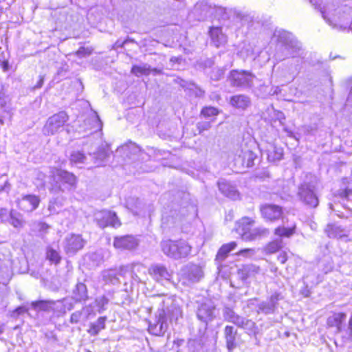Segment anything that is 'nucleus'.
Wrapping results in <instances>:
<instances>
[{"label":"nucleus","mask_w":352,"mask_h":352,"mask_svg":"<svg viewBox=\"0 0 352 352\" xmlns=\"http://www.w3.org/2000/svg\"><path fill=\"white\" fill-rule=\"evenodd\" d=\"M80 316V313H79V312L73 313L70 316V319H69L70 322L72 324L78 323L79 322Z\"/></svg>","instance_id":"41"},{"label":"nucleus","mask_w":352,"mask_h":352,"mask_svg":"<svg viewBox=\"0 0 352 352\" xmlns=\"http://www.w3.org/2000/svg\"><path fill=\"white\" fill-rule=\"evenodd\" d=\"M46 258L52 264H54L56 265H58L62 260V257L59 252L52 247H48L46 250Z\"/></svg>","instance_id":"26"},{"label":"nucleus","mask_w":352,"mask_h":352,"mask_svg":"<svg viewBox=\"0 0 352 352\" xmlns=\"http://www.w3.org/2000/svg\"><path fill=\"white\" fill-rule=\"evenodd\" d=\"M283 248V243L280 240H272L266 243L263 252L266 255H272L279 252Z\"/></svg>","instance_id":"21"},{"label":"nucleus","mask_w":352,"mask_h":352,"mask_svg":"<svg viewBox=\"0 0 352 352\" xmlns=\"http://www.w3.org/2000/svg\"><path fill=\"white\" fill-rule=\"evenodd\" d=\"M239 318L240 317L239 316H237V315L236 316H233L230 319H228V321L231 322L236 324L238 327H243V324H239L238 322V320H239Z\"/></svg>","instance_id":"43"},{"label":"nucleus","mask_w":352,"mask_h":352,"mask_svg":"<svg viewBox=\"0 0 352 352\" xmlns=\"http://www.w3.org/2000/svg\"><path fill=\"white\" fill-rule=\"evenodd\" d=\"M299 195L304 204L309 208H316L319 204L317 195L309 186L302 187Z\"/></svg>","instance_id":"11"},{"label":"nucleus","mask_w":352,"mask_h":352,"mask_svg":"<svg viewBox=\"0 0 352 352\" xmlns=\"http://www.w3.org/2000/svg\"><path fill=\"white\" fill-rule=\"evenodd\" d=\"M161 249L167 256L179 259L186 258L190 254L192 246L183 239L177 240L168 239L162 241Z\"/></svg>","instance_id":"2"},{"label":"nucleus","mask_w":352,"mask_h":352,"mask_svg":"<svg viewBox=\"0 0 352 352\" xmlns=\"http://www.w3.org/2000/svg\"><path fill=\"white\" fill-rule=\"evenodd\" d=\"M346 318V314L343 312H333L327 319V325L328 327H335L338 331H340L343 322Z\"/></svg>","instance_id":"15"},{"label":"nucleus","mask_w":352,"mask_h":352,"mask_svg":"<svg viewBox=\"0 0 352 352\" xmlns=\"http://www.w3.org/2000/svg\"><path fill=\"white\" fill-rule=\"evenodd\" d=\"M290 255H292V253L289 251H280L276 256V259L279 263L284 265L288 261Z\"/></svg>","instance_id":"34"},{"label":"nucleus","mask_w":352,"mask_h":352,"mask_svg":"<svg viewBox=\"0 0 352 352\" xmlns=\"http://www.w3.org/2000/svg\"><path fill=\"white\" fill-rule=\"evenodd\" d=\"M85 243L82 234L72 233L65 239L64 250L67 254L74 255L83 249Z\"/></svg>","instance_id":"6"},{"label":"nucleus","mask_w":352,"mask_h":352,"mask_svg":"<svg viewBox=\"0 0 352 352\" xmlns=\"http://www.w3.org/2000/svg\"><path fill=\"white\" fill-rule=\"evenodd\" d=\"M85 160V155L80 151H76L71 154L69 160L72 164L83 163Z\"/></svg>","instance_id":"31"},{"label":"nucleus","mask_w":352,"mask_h":352,"mask_svg":"<svg viewBox=\"0 0 352 352\" xmlns=\"http://www.w3.org/2000/svg\"><path fill=\"white\" fill-rule=\"evenodd\" d=\"M237 246L235 241H231L228 243L223 244L218 250L216 254V259L223 261L226 259L229 253L234 250Z\"/></svg>","instance_id":"18"},{"label":"nucleus","mask_w":352,"mask_h":352,"mask_svg":"<svg viewBox=\"0 0 352 352\" xmlns=\"http://www.w3.org/2000/svg\"><path fill=\"white\" fill-rule=\"evenodd\" d=\"M253 77L254 75L252 72L238 69L230 71L228 76L230 85L236 88H241L246 86L250 87Z\"/></svg>","instance_id":"4"},{"label":"nucleus","mask_w":352,"mask_h":352,"mask_svg":"<svg viewBox=\"0 0 352 352\" xmlns=\"http://www.w3.org/2000/svg\"><path fill=\"white\" fill-rule=\"evenodd\" d=\"M220 110L214 107L205 106L200 111V115L204 118H208L212 116H217L219 114Z\"/></svg>","instance_id":"28"},{"label":"nucleus","mask_w":352,"mask_h":352,"mask_svg":"<svg viewBox=\"0 0 352 352\" xmlns=\"http://www.w3.org/2000/svg\"><path fill=\"white\" fill-rule=\"evenodd\" d=\"M113 245L117 250H131L138 245V242L133 235L126 234L115 236Z\"/></svg>","instance_id":"9"},{"label":"nucleus","mask_w":352,"mask_h":352,"mask_svg":"<svg viewBox=\"0 0 352 352\" xmlns=\"http://www.w3.org/2000/svg\"><path fill=\"white\" fill-rule=\"evenodd\" d=\"M148 331L152 335L162 336L164 334L166 329L165 327H161L157 323L154 322L153 324H149Z\"/></svg>","instance_id":"30"},{"label":"nucleus","mask_w":352,"mask_h":352,"mask_svg":"<svg viewBox=\"0 0 352 352\" xmlns=\"http://www.w3.org/2000/svg\"><path fill=\"white\" fill-rule=\"evenodd\" d=\"M256 155L254 151L250 148H244L241 154L238 155L239 160L241 166L245 168H250L254 166V160L256 159Z\"/></svg>","instance_id":"12"},{"label":"nucleus","mask_w":352,"mask_h":352,"mask_svg":"<svg viewBox=\"0 0 352 352\" xmlns=\"http://www.w3.org/2000/svg\"><path fill=\"white\" fill-rule=\"evenodd\" d=\"M24 221L20 214L11 210L10 212V223L14 228H21L23 225Z\"/></svg>","instance_id":"29"},{"label":"nucleus","mask_w":352,"mask_h":352,"mask_svg":"<svg viewBox=\"0 0 352 352\" xmlns=\"http://www.w3.org/2000/svg\"><path fill=\"white\" fill-rule=\"evenodd\" d=\"M74 298L76 302L85 301L88 299L87 288L82 283H77L73 292Z\"/></svg>","instance_id":"20"},{"label":"nucleus","mask_w":352,"mask_h":352,"mask_svg":"<svg viewBox=\"0 0 352 352\" xmlns=\"http://www.w3.org/2000/svg\"><path fill=\"white\" fill-rule=\"evenodd\" d=\"M148 274L155 280L159 281L168 276L166 267L161 265H153L148 270Z\"/></svg>","instance_id":"16"},{"label":"nucleus","mask_w":352,"mask_h":352,"mask_svg":"<svg viewBox=\"0 0 352 352\" xmlns=\"http://www.w3.org/2000/svg\"><path fill=\"white\" fill-rule=\"evenodd\" d=\"M4 103V94L0 91V104L3 105Z\"/></svg>","instance_id":"47"},{"label":"nucleus","mask_w":352,"mask_h":352,"mask_svg":"<svg viewBox=\"0 0 352 352\" xmlns=\"http://www.w3.org/2000/svg\"><path fill=\"white\" fill-rule=\"evenodd\" d=\"M57 175L59 177L60 182L63 185H66L69 188H74L77 184L78 179L72 173L63 169H57Z\"/></svg>","instance_id":"14"},{"label":"nucleus","mask_w":352,"mask_h":352,"mask_svg":"<svg viewBox=\"0 0 352 352\" xmlns=\"http://www.w3.org/2000/svg\"><path fill=\"white\" fill-rule=\"evenodd\" d=\"M237 331L234 327L226 325L224 328V338L226 340V345L228 351L231 352L236 346V336Z\"/></svg>","instance_id":"13"},{"label":"nucleus","mask_w":352,"mask_h":352,"mask_svg":"<svg viewBox=\"0 0 352 352\" xmlns=\"http://www.w3.org/2000/svg\"><path fill=\"white\" fill-rule=\"evenodd\" d=\"M296 230V226L293 225L292 227H285L283 226H277L274 230V234L275 236L280 238H289L294 234Z\"/></svg>","instance_id":"23"},{"label":"nucleus","mask_w":352,"mask_h":352,"mask_svg":"<svg viewBox=\"0 0 352 352\" xmlns=\"http://www.w3.org/2000/svg\"><path fill=\"white\" fill-rule=\"evenodd\" d=\"M54 304L52 300H38L31 302L32 307L38 311H48Z\"/></svg>","instance_id":"24"},{"label":"nucleus","mask_w":352,"mask_h":352,"mask_svg":"<svg viewBox=\"0 0 352 352\" xmlns=\"http://www.w3.org/2000/svg\"><path fill=\"white\" fill-rule=\"evenodd\" d=\"M184 340L183 339H177L173 341V344L179 346L182 344H183Z\"/></svg>","instance_id":"46"},{"label":"nucleus","mask_w":352,"mask_h":352,"mask_svg":"<svg viewBox=\"0 0 352 352\" xmlns=\"http://www.w3.org/2000/svg\"><path fill=\"white\" fill-rule=\"evenodd\" d=\"M41 203V199L38 195L27 194L23 195L16 201L17 208L26 213L32 212L36 210Z\"/></svg>","instance_id":"7"},{"label":"nucleus","mask_w":352,"mask_h":352,"mask_svg":"<svg viewBox=\"0 0 352 352\" xmlns=\"http://www.w3.org/2000/svg\"><path fill=\"white\" fill-rule=\"evenodd\" d=\"M214 307H210L205 304L201 305L197 310V318L201 321L212 320Z\"/></svg>","instance_id":"22"},{"label":"nucleus","mask_w":352,"mask_h":352,"mask_svg":"<svg viewBox=\"0 0 352 352\" xmlns=\"http://www.w3.org/2000/svg\"><path fill=\"white\" fill-rule=\"evenodd\" d=\"M209 34L214 45L217 47H219L222 43V38L224 37L221 28L220 27H211L209 30Z\"/></svg>","instance_id":"25"},{"label":"nucleus","mask_w":352,"mask_h":352,"mask_svg":"<svg viewBox=\"0 0 352 352\" xmlns=\"http://www.w3.org/2000/svg\"><path fill=\"white\" fill-rule=\"evenodd\" d=\"M237 274L243 280H247L251 274V270L249 265H243L240 269L237 270Z\"/></svg>","instance_id":"32"},{"label":"nucleus","mask_w":352,"mask_h":352,"mask_svg":"<svg viewBox=\"0 0 352 352\" xmlns=\"http://www.w3.org/2000/svg\"><path fill=\"white\" fill-rule=\"evenodd\" d=\"M94 49L91 47L80 46L76 52V55L78 57H85L93 53Z\"/></svg>","instance_id":"33"},{"label":"nucleus","mask_w":352,"mask_h":352,"mask_svg":"<svg viewBox=\"0 0 352 352\" xmlns=\"http://www.w3.org/2000/svg\"><path fill=\"white\" fill-rule=\"evenodd\" d=\"M8 214V210L6 208H0V219H3L7 216Z\"/></svg>","instance_id":"45"},{"label":"nucleus","mask_w":352,"mask_h":352,"mask_svg":"<svg viewBox=\"0 0 352 352\" xmlns=\"http://www.w3.org/2000/svg\"><path fill=\"white\" fill-rule=\"evenodd\" d=\"M10 189V184L9 181L7 179L3 182V184L1 186H0V193L3 192H8Z\"/></svg>","instance_id":"40"},{"label":"nucleus","mask_w":352,"mask_h":352,"mask_svg":"<svg viewBox=\"0 0 352 352\" xmlns=\"http://www.w3.org/2000/svg\"><path fill=\"white\" fill-rule=\"evenodd\" d=\"M254 249L253 248H243L239 250L236 253V256H245L250 253H254Z\"/></svg>","instance_id":"39"},{"label":"nucleus","mask_w":352,"mask_h":352,"mask_svg":"<svg viewBox=\"0 0 352 352\" xmlns=\"http://www.w3.org/2000/svg\"><path fill=\"white\" fill-rule=\"evenodd\" d=\"M67 121V116L64 113H58L51 116L45 125V133L53 135L63 128Z\"/></svg>","instance_id":"8"},{"label":"nucleus","mask_w":352,"mask_h":352,"mask_svg":"<svg viewBox=\"0 0 352 352\" xmlns=\"http://www.w3.org/2000/svg\"><path fill=\"white\" fill-rule=\"evenodd\" d=\"M155 322L157 323L159 326H160L161 327H165V329H166L167 316L164 311L162 313L159 314Z\"/></svg>","instance_id":"35"},{"label":"nucleus","mask_w":352,"mask_h":352,"mask_svg":"<svg viewBox=\"0 0 352 352\" xmlns=\"http://www.w3.org/2000/svg\"><path fill=\"white\" fill-rule=\"evenodd\" d=\"M107 319L106 316L99 317L96 322L90 324L87 333L91 336L98 335L102 330L105 329Z\"/></svg>","instance_id":"19"},{"label":"nucleus","mask_w":352,"mask_h":352,"mask_svg":"<svg viewBox=\"0 0 352 352\" xmlns=\"http://www.w3.org/2000/svg\"><path fill=\"white\" fill-rule=\"evenodd\" d=\"M349 328L352 330V315L350 317L349 321Z\"/></svg>","instance_id":"48"},{"label":"nucleus","mask_w":352,"mask_h":352,"mask_svg":"<svg viewBox=\"0 0 352 352\" xmlns=\"http://www.w3.org/2000/svg\"><path fill=\"white\" fill-rule=\"evenodd\" d=\"M283 157V151L280 148L273 147L267 152V160L270 162H275Z\"/></svg>","instance_id":"27"},{"label":"nucleus","mask_w":352,"mask_h":352,"mask_svg":"<svg viewBox=\"0 0 352 352\" xmlns=\"http://www.w3.org/2000/svg\"><path fill=\"white\" fill-rule=\"evenodd\" d=\"M300 294L305 298H307L310 296L311 292L307 285L300 290Z\"/></svg>","instance_id":"42"},{"label":"nucleus","mask_w":352,"mask_h":352,"mask_svg":"<svg viewBox=\"0 0 352 352\" xmlns=\"http://www.w3.org/2000/svg\"><path fill=\"white\" fill-rule=\"evenodd\" d=\"M0 66H1L4 71H7L8 69V62L7 60H1L0 58Z\"/></svg>","instance_id":"44"},{"label":"nucleus","mask_w":352,"mask_h":352,"mask_svg":"<svg viewBox=\"0 0 352 352\" xmlns=\"http://www.w3.org/2000/svg\"><path fill=\"white\" fill-rule=\"evenodd\" d=\"M50 228V226L45 222L41 221L37 223V230H38V232L40 233H42V234L47 233Z\"/></svg>","instance_id":"38"},{"label":"nucleus","mask_w":352,"mask_h":352,"mask_svg":"<svg viewBox=\"0 0 352 352\" xmlns=\"http://www.w3.org/2000/svg\"><path fill=\"white\" fill-rule=\"evenodd\" d=\"M255 224V220L250 217H243L235 223L234 231L245 241H252L261 238L268 233L267 228L252 227Z\"/></svg>","instance_id":"1"},{"label":"nucleus","mask_w":352,"mask_h":352,"mask_svg":"<svg viewBox=\"0 0 352 352\" xmlns=\"http://www.w3.org/2000/svg\"><path fill=\"white\" fill-rule=\"evenodd\" d=\"M261 218L267 223H274L283 217L284 211L281 206L271 203H264L259 206Z\"/></svg>","instance_id":"3"},{"label":"nucleus","mask_w":352,"mask_h":352,"mask_svg":"<svg viewBox=\"0 0 352 352\" xmlns=\"http://www.w3.org/2000/svg\"><path fill=\"white\" fill-rule=\"evenodd\" d=\"M151 72L157 74L159 73L160 71L156 68H151L146 65H133L131 68V73L137 77L148 76Z\"/></svg>","instance_id":"17"},{"label":"nucleus","mask_w":352,"mask_h":352,"mask_svg":"<svg viewBox=\"0 0 352 352\" xmlns=\"http://www.w3.org/2000/svg\"><path fill=\"white\" fill-rule=\"evenodd\" d=\"M97 225L104 229L107 227L114 228L121 226L122 223L114 211L109 210H103L99 212L96 218Z\"/></svg>","instance_id":"5"},{"label":"nucleus","mask_w":352,"mask_h":352,"mask_svg":"<svg viewBox=\"0 0 352 352\" xmlns=\"http://www.w3.org/2000/svg\"><path fill=\"white\" fill-rule=\"evenodd\" d=\"M16 0H0V16L7 10L10 8Z\"/></svg>","instance_id":"36"},{"label":"nucleus","mask_w":352,"mask_h":352,"mask_svg":"<svg viewBox=\"0 0 352 352\" xmlns=\"http://www.w3.org/2000/svg\"><path fill=\"white\" fill-rule=\"evenodd\" d=\"M229 104L234 109L245 111L251 105V99L243 94H235L230 97Z\"/></svg>","instance_id":"10"},{"label":"nucleus","mask_w":352,"mask_h":352,"mask_svg":"<svg viewBox=\"0 0 352 352\" xmlns=\"http://www.w3.org/2000/svg\"><path fill=\"white\" fill-rule=\"evenodd\" d=\"M28 309L23 306H19L14 309H13L11 312V316L14 318H16L20 315L28 313Z\"/></svg>","instance_id":"37"}]
</instances>
